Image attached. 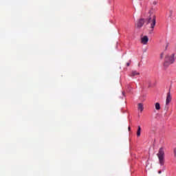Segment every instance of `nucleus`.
<instances>
[{
    "mask_svg": "<svg viewBox=\"0 0 176 176\" xmlns=\"http://www.w3.org/2000/svg\"><path fill=\"white\" fill-rule=\"evenodd\" d=\"M175 54H168L165 57V62L164 63V65H170V64H174V61H175V59L174 58Z\"/></svg>",
    "mask_w": 176,
    "mask_h": 176,
    "instance_id": "f257e3e1",
    "label": "nucleus"
},
{
    "mask_svg": "<svg viewBox=\"0 0 176 176\" xmlns=\"http://www.w3.org/2000/svg\"><path fill=\"white\" fill-rule=\"evenodd\" d=\"M147 24H150V28L153 31V28L156 25V16L155 14L150 15L147 19Z\"/></svg>",
    "mask_w": 176,
    "mask_h": 176,
    "instance_id": "f03ea898",
    "label": "nucleus"
},
{
    "mask_svg": "<svg viewBox=\"0 0 176 176\" xmlns=\"http://www.w3.org/2000/svg\"><path fill=\"white\" fill-rule=\"evenodd\" d=\"M157 156L160 160V164L161 166L164 165V151L163 150V148H160L158 153L157 154Z\"/></svg>",
    "mask_w": 176,
    "mask_h": 176,
    "instance_id": "7ed1b4c3",
    "label": "nucleus"
},
{
    "mask_svg": "<svg viewBox=\"0 0 176 176\" xmlns=\"http://www.w3.org/2000/svg\"><path fill=\"white\" fill-rule=\"evenodd\" d=\"M144 23H145V19H140L138 21L137 23L135 24V26L137 27V28H142Z\"/></svg>",
    "mask_w": 176,
    "mask_h": 176,
    "instance_id": "20e7f679",
    "label": "nucleus"
},
{
    "mask_svg": "<svg viewBox=\"0 0 176 176\" xmlns=\"http://www.w3.org/2000/svg\"><path fill=\"white\" fill-rule=\"evenodd\" d=\"M148 42H149V38L147 36H144L141 38V43L142 45H147Z\"/></svg>",
    "mask_w": 176,
    "mask_h": 176,
    "instance_id": "39448f33",
    "label": "nucleus"
},
{
    "mask_svg": "<svg viewBox=\"0 0 176 176\" xmlns=\"http://www.w3.org/2000/svg\"><path fill=\"white\" fill-rule=\"evenodd\" d=\"M171 94L170 93V89L168 93L167 94V96H166V105H168L170 104V102H171Z\"/></svg>",
    "mask_w": 176,
    "mask_h": 176,
    "instance_id": "423d86ee",
    "label": "nucleus"
},
{
    "mask_svg": "<svg viewBox=\"0 0 176 176\" xmlns=\"http://www.w3.org/2000/svg\"><path fill=\"white\" fill-rule=\"evenodd\" d=\"M138 109V111H140V112H142L144 111V104H142V103H139Z\"/></svg>",
    "mask_w": 176,
    "mask_h": 176,
    "instance_id": "0eeeda50",
    "label": "nucleus"
},
{
    "mask_svg": "<svg viewBox=\"0 0 176 176\" xmlns=\"http://www.w3.org/2000/svg\"><path fill=\"white\" fill-rule=\"evenodd\" d=\"M137 135L138 137H140L141 135V126H138Z\"/></svg>",
    "mask_w": 176,
    "mask_h": 176,
    "instance_id": "6e6552de",
    "label": "nucleus"
},
{
    "mask_svg": "<svg viewBox=\"0 0 176 176\" xmlns=\"http://www.w3.org/2000/svg\"><path fill=\"white\" fill-rule=\"evenodd\" d=\"M173 13L174 12L173 10H169L168 17H170V19H173V17H174Z\"/></svg>",
    "mask_w": 176,
    "mask_h": 176,
    "instance_id": "1a4fd4ad",
    "label": "nucleus"
},
{
    "mask_svg": "<svg viewBox=\"0 0 176 176\" xmlns=\"http://www.w3.org/2000/svg\"><path fill=\"white\" fill-rule=\"evenodd\" d=\"M137 75H140V72H138L137 71L132 72V74L131 76H137Z\"/></svg>",
    "mask_w": 176,
    "mask_h": 176,
    "instance_id": "9d476101",
    "label": "nucleus"
},
{
    "mask_svg": "<svg viewBox=\"0 0 176 176\" xmlns=\"http://www.w3.org/2000/svg\"><path fill=\"white\" fill-rule=\"evenodd\" d=\"M155 109H157V111H159V109H160V102L155 103Z\"/></svg>",
    "mask_w": 176,
    "mask_h": 176,
    "instance_id": "9b49d317",
    "label": "nucleus"
},
{
    "mask_svg": "<svg viewBox=\"0 0 176 176\" xmlns=\"http://www.w3.org/2000/svg\"><path fill=\"white\" fill-rule=\"evenodd\" d=\"M159 0H153V5H154V6H156V5L158 3Z\"/></svg>",
    "mask_w": 176,
    "mask_h": 176,
    "instance_id": "f8f14e48",
    "label": "nucleus"
},
{
    "mask_svg": "<svg viewBox=\"0 0 176 176\" xmlns=\"http://www.w3.org/2000/svg\"><path fill=\"white\" fill-rule=\"evenodd\" d=\"M164 56V53L162 52L161 54H160V58H163V56Z\"/></svg>",
    "mask_w": 176,
    "mask_h": 176,
    "instance_id": "ddd939ff",
    "label": "nucleus"
},
{
    "mask_svg": "<svg viewBox=\"0 0 176 176\" xmlns=\"http://www.w3.org/2000/svg\"><path fill=\"white\" fill-rule=\"evenodd\" d=\"M126 67H130V62L126 63Z\"/></svg>",
    "mask_w": 176,
    "mask_h": 176,
    "instance_id": "4468645a",
    "label": "nucleus"
},
{
    "mask_svg": "<svg viewBox=\"0 0 176 176\" xmlns=\"http://www.w3.org/2000/svg\"><path fill=\"white\" fill-rule=\"evenodd\" d=\"M174 155L176 156V148L174 149Z\"/></svg>",
    "mask_w": 176,
    "mask_h": 176,
    "instance_id": "2eb2a0df",
    "label": "nucleus"
},
{
    "mask_svg": "<svg viewBox=\"0 0 176 176\" xmlns=\"http://www.w3.org/2000/svg\"><path fill=\"white\" fill-rule=\"evenodd\" d=\"M158 174H162V170H159Z\"/></svg>",
    "mask_w": 176,
    "mask_h": 176,
    "instance_id": "dca6fc26",
    "label": "nucleus"
},
{
    "mask_svg": "<svg viewBox=\"0 0 176 176\" xmlns=\"http://www.w3.org/2000/svg\"><path fill=\"white\" fill-rule=\"evenodd\" d=\"M128 129H129V131H130V130H131V128H130V126H129V128H128Z\"/></svg>",
    "mask_w": 176,
    "mask_h": 176,
    "instance_id": "f3484780",
    "label": "nucleus"
}]
</instances>
